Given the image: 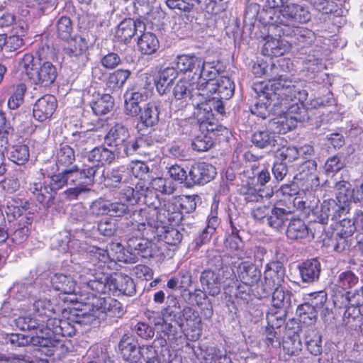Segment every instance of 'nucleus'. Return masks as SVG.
<instances>
[{"label":"nucleus","instance_id":"nucleus-58","mask_svg":"<svg viewBox=\"0 0 363 363\" xmlns=\"http://www.w3.org/2000/svg\"><path fill=\"white\" fill-rule=\"evenodd\" d=\"M35 336L30 337L23 334H11L9 337V341L11 345L16 347H23L31 344L35 347H40L41 335L39 331H34Z\"/></svg>","mask_w":363,"mask_h":363},{"label":"nucleus","instance_id":"nucleus-8","mask_svg":"<svg viewBox=\"0 0 363 363\" xmlns=\"http://www.w3.org/2000/svg\"><path fill=\"white\" fill-rule=\"evenodd\" d=\"M252 89L255 93V97L257 98V101L250 108L252 114L256 115L263 119L267 118L271 112L274 115H279L275 113L274 104L281 102L280 97L274 99L272 93L277 92L272 89L268 83L263 82H256L253 84Z\"/></svg>","mask_w":363,"mask_h":363},{"label":"nucleus","instance_id":"nucleus-20","mask_svg":"<svg viewBox=\"0 0 363 363\" xmlns=\"http://www.w3.org/2000/svg\"><path fill=\"white\" fill-rule=\"evenodd\" d=\"M91 304L93 307L98 309L102 320L107 316L120 318L123 314L121 303L110 296L104 298L94 296Z\"/></svg>","mask_w":363,"mask_h":363},{"label":"nucleus","instance_id":"nucleus-61","mask_svg":"<svg viewBox=\"0 0 363 363\" xmlns=\"http://www.w3.org/2000/svg\"><path fill=\"white\" fill-rule=\"evenodd\" d=\"M337 207V203L333 199L324 200L321 203L320 208H317L314 214L316 216L318 221L321 224H326L329 218L333 216L334 208Z\"/></svg>","mask_w":363,"mask_h":363},{"label":"nucleus","instance_id":"nucleus-41","mask_svg":"<svg viewBox=\"0 0 363 363\" xmlns=\"http://www.w3.org/2000/svg\"><path fill=\"white\" fill-rule=\"evenodd\" d=\"M127 174L124 167L108 169L106 172L104 170L99 177V182H103L108 187H118L120 184L128 182Z\"/></svg>","mask_w":363,"mask_h":363},{"label":"nucleus","instance_id":"nucleus-36","mask_svg":"<svg viewBox=\"0 0 363 363\" xmlns=\"http://www.w3.org/2000/svg\"><path fill=\"white\" fill-rule=\"evenodd\" d=\"M88 44L86 39L77 35L67 40V45L64 48L65 54L72 58H81L82 61L87 59Z\"/></svg>","mask_w":363,"mask_h":363},{"label":"nucleus","instance_id":"nucleus-10","mask_svg":"<svg viewBox=\"0 0 363 363\" xmlns=\"http://www.w3.org/2000/svg\"><path fill=\"white\" fill-rule=\"evenodd\" d=\"M98 174L97 166H90L89 164H83L81 167V172L76 177L74 181L69 185L74 186L63 192L65 198L67 200H77L79 196L91 191L92 186L96 182Z\"/></svg>","mask_w":363,"mask_h":363},{"label":"nucleus","instance_id":"nucleus-4","mask_svg":"<svg viewBox=\"0 0 363 363\" xmlns=\"http://www.w3.org/2000/svg\"><path fill=\"white\" fill-rule=\"evenodd\" d=\"M84 287L99 294L113 291V294L132 296L136 293L133 279L123 273H115L112 275L101 273L86 282Z\"/></svg>","mask_w":363,"mask_h":363},{"label":"nucleus","instance_id":"nucleus-1","mask_svg":"<svg viewBox=\"0 0 363 363\" xmlns=\"http://www.w3.org/2000/svg\"><path fill=\"white\" fill-rule=\"evenodd\" d=\"M33 315H22L15 319L16 326L21 330L45 331L62 335L72 336L76 333L74 327L69 320L53 318L54 308L50 301L40 299L33 303Z\"/></svg>","mask_w":363,"mask_h":363},{"label":"nucleus","instance_id":"nucleus-28","mask_svg":"<svg viewBox=\"0 0 363 363\" xmlns=\"http://www.w3.org/2000/svg\"><path fill=\"white\" fill-rule=\"evenodd\" d=\"M28 191L44 208H50L55 204V192L44 182H33L30 184Z\"/></svg>","mask_w":363,"mask_h":363},{"label":"nucleus","instance_id":"nucleus-3","mask_svg":"<svg viewBox=\"0 0 363 363\" xmlns=\"http://www.w3.org/2000/svg\"><path fill=\"white\" fill-rule=\"evenodd\" d=\"M18 69L26 74L31 84L40 88L50 86L58 74L57 68L52 62H37L31 53H26L18 60Z\"/></svg>","mask_w":363,"mask_h":363},{"label":"nucleus","instance_id":"nucleus-59","mask_svg":"<svg viewBox=\"0 0 363 363\" xmlns=\"http://www.w3.org/2000/svg\"><path fill=\"white\" fill-rule=\"evenodd\" d=\"M9 159L14 163L22 165L29 159V149L26 145L18 144L13 145L9 152Z\"/></svg>","mask_w":363,"mask_h":363},{"label":"nucleus","instance_id":"nucleus-43","mask_svg":"<svg viewBox=\"0 0 363 363\" xmlns=\"http://www.w3.org/2000/svg\"><path fill=\"white\" fill-rule=\"evenodd\" d=\"M130 340L131 338L124 335L119 342V350L124 360L130 363H137L140 360V347Z\"/></svg>","mask_w":363,"mask_h":363},{"label":"nucleus","instance_id":"nucleus-60","mask_svg":"<svg viewBox=\"0 0 363 363\" xmlns=\"http://www.w3.org/2000/svg\"><path fill=\"white\" fill-rule=\"evenodd\" d=\"M223 100L216 96H208L207 99H204L203 104L199 106V110L211 113L213 111H216L223 116L225 113Z\"/></svg>","mask_w":363,"mask_h":363},{"label":"nucleus","instance_id":"nucleus-35","mask_svg":"<svg viewBox=\"0 0 363 363\" xmlns=\"http://www.w3.org/2000/svg\"><path fill=\"white\" fill-rule=\"evenodd\" d=\"M156 134L145 135L131 140L128 156L135 153L143 155H150L155 149Z\"/></svg>","mask_w":363,"mask_h":363},{"label":"nucleus","instance_id":"nucleus-21","mask_svg":"<svg viewBox=\"0 0 363 363\" xmlns=\"http://www.w3.org/2000/svg\"><path fill=\"white\" fill-rule=\"evenodd\" d=\"M51 284L55 291L66 294L79 295V298L76 297L74 301H84L80 289L77 286L76 280L71 275L56 273L51 278ZM71 301H74V300H71Z\"/></svg>","mask_w":363,"mask_h":363},{"label":"nucleus","instance_id":"nucleus-52","mask_svg":"<svg viewBox=\"0 0 363 363\" xmlns=\"http://www.w3.org/2000/svg\"><path fill=\"white\" fill-rule=\"evenodd\" d=\"M185 4L186 13L202 11L210 14L217 13L216 0H185Z\"/></svg>","mask_w":363,"mask_h":363},{"label":"nucleus","instance_id":"nucleus-55","mask_svg":"<svg viewBox=\"0 0 363 363\" xmlns=\"http://www.w3.org/2000/svg\"><path fill=\"white\" fill-rule=\"evenodd\" d=\"M75 161L73 148L68 145H60L56 153V164L59 167H68Z\"/></svg>","mask_w":363,"mask_h":363},{"label":"nucleus","instance_id":"nucleus-13","mask_svg":"<svg viewBox=\"0 0 363 363\" xmlns=\"http://www.w3.org/2000/svg\"><path fill=\"white\" fill-rule=\"evenodd\" d=\"M145 316L150 324L154 325L156 328L161 327L162 332L169 338H174L177 335V328L174 325L173 320H179V313L172 306H167L164 308L161 313L152 311H147Z\"/></svg>","mask_w":363,"mask_h":363},{"label":"nucleus","instance_id":"nucleus-53","mask_svg":"<svg viewBox=\"0 0 363 363\" xmlns=\"http://www.w3.org/2000/svg\"><path fill=\"white\" fill-rule=\"evenodd\" d=\"M131 72L128 69H119L111 73L106 81V86L109 90H119L130 77Z\"/></svg>","mask_w":363,"mask_h":363},{"label":"nucleus","instance_id":"nucleus-30","mask_svg":"<svg viewBox=\"0 0 363 363\" xmlns=\"http://www.w3.org/2000/svg\"><path fill=\"white\" fill-rule=\"evenodd\" d=\"M237 276L243 284L252 286L260 280L262 273L255 264L245 261L238 264Z\"/></svg>","mask_w":363,"mask_h":363},{"label":"nucleus","instance_id":"nucleus-12","mask_svg":"<svg viewBox=\"0 0 363 363\" xmlns=\"http://www.w3.org/2000/svg\"><path fill=\"white\" fill-rule=\"evenodd\" d=\"M285 278V268L280 262H272L267 264L264 274V281L257 287V294L260 298L272 294L276 287L282 286Z\"/></svg>","mask_w":363,"mask_h":363},{"label":"nucleus","instance_id":"nucleus-33","mask_svg":"<svg viewBox=\"0 0 363 363\" xmlns=\"http://www.w3.org/2000/svg\"><path fill=\"white\" fill-rule=\"evenodd\" d=\"M298 268L303 282L311 284L319 279L321 264L317 259H307L300 264Z\"/></svg>","mask_w":363,"mask_h":363},{"label":"nucleus","instance_id":"nucleus-57","mask_svg":"<svg viewBox=\"0 0 363 363\" xmlns=\"http://www.w3.org/2000/svg\"><path fill=\"white\" fill-rule=\"evenodd\" d=\"M31 223L32 220L29 218H23L20 220L17 228L11 235V240L14 243L20 245L27 240Z\"/></svg>","mask_w":363,"mask_h":363},{"label":"nucleus","instance_id":"nucleus-7","mask_svg":"<svg viewBox=\"0 0 363 363\" xmlns=\"http://www.w3.org/2000/svg\"><path fill=\"white\" fill-rule=\"evenodd\" d=\"M204 85L199 84V82L190 79L189 77L180 79L173 89V96L176 101H180L182 106H186L189 103L199 107L203 104L206 98V91L203 89Z\"/></svg>","mask_w":363,"mask_h":363},{"label":"nucleus","instance_id":"nucleus-17","mask_svg":"<svg viewBox=\"0 0 363 363\" xmlns=\"http://www.w3.org/2000/svg\"><path fill=\"white\" fill-rule=\"evenodd\" d=\"M170 104L169 99H165L161 96L146 104L140 113V121L142 125L147 128L157 125L161 112L169 108Z\"/></svg>","mask_w":363,"mask_h":363},{"label":"nucleus","instance_id":"nucleus-37","mask_svg":"<svg viewBox=\"0 0 363 363\" xmlns=\"http://www.w3.org/2000/svg\"><path fill=\"white\" fill-rule=\"evenodd\" d=\"M137 46L143 55H150L158 50L160 43L155 34L145 30L138 36Z\"/></svg>","mask_w":363,"mask_h":363},{"label":"nucleus","instance_id":"nucleus-46","mask_svg":"<svg viewBox=\"0 0 363 363\" xmlns=\"http://www.w3.org/2000/svg\"><path fill=\"white\" fill-rule=\"evenodd\" d=\"M90 105L96 116L105 115L113 109L114 99L108 94H98L91 101Z\"/></svg>","mask_w":363,"mask_h":363},{"label":"nucleus","instance_id":"nucleus-54","mask_svg":"<svg viewBox=\"0 0 363 363\" xmlns=\"http://www.w3.org/2000/svg\"><path fill=\"white\" fill-rule=\"evenodd\" d=\"M143 185L137 184L135 189L130 186H125L120 192V199L124 200L128 205H135L140 203L141 195L144 193Z\"/></svg>","mask_w":363,"mask_h":363},{"label":"nucleus","instance_id":"nucleus-31","mask_svg":"<svg viewBox=\"0 0 363 363\" xmlns=\"http://www.w3.org/2000/svg\"><path fill=\"white\" fill-rule=\"evenodd\" d=\"M152 242L147 239L141 237H131L127 241L126 252L128 257H134L135 262L138 261L137 256L147 257L151 255Z\"/></svg>","mask_w":363,"mask_h":363},{"label":"nucleus","instance_id":"nucleus-49","mask_svg":"<svg viewBox=\"0 0 363 363\" xmlns=\"http://www.w3.org/2000/svg\"><path fill=\"white\" fill-rule=\"evenodd\" d=\"M305 344L309 352L315 356L322 352V336L315 329L307 328L304 330Z\"/></svg>","mask_w":363,"mask_h":363},{"label":"nucleus","instance_id":"nucleus-11","mask_svg":"<svg viewBox=\"0 0 363 363\" xmlns=\"http://www.w3.org/2000/svg\"><path fill=\"white\" fill-rule=\"evenodd\" d=\"M131 139L128 128L122 123H116L111 127L104 136V143L113 147L118 157L128 156Z\"/></svg>","mask_w":363,"mask_h":363},{"label":"nucleus","instance_id":"nucleus-22","mask_svg":"<svg viewBox=\"0 0 363 363\" xmlns=\"http://www.w3.org/2000/svg\"><path fill=\"white\" fill-rule=\"evenodd\" d=\"M203 89L207 92L206 99L213 95L228 100L233 95L235 86L229 77L221 76L215 82H209L204 85Z\"/></svg>","mask_w":363,"mask_h":363},{"label":"nucleus","instance_id":"nucleus-24","mask_svg":"<svg viewBox=\"0 0 363 363\" xmlns=\"http://www.w3.org/2000/svg\"><path fill=\"white\" fill-rule=\"evenodd\" d=\"M172 308H175V311L178 312L179 320H173L174 325L181 330L183 329L184 324L191 328L192 330L199 329L201 325V318L196 310L191 306H186L182 309L180 308L179 306L174 304L172 306Z\"/></svg>","mask_w":363,"mask_h":363},{"label":"nucleus","instance_id":"nucleus-64","mask_svg":"<svg viewBox=\"0 0 363 363\" xmlns=\"http://www.w3.org/2000/svg\"><path fill=\"white\" fill-rule=\"evenodd\" d=\"M213 135L200 131V133L196 135L192 141L193 149L198 152L207 151L213 147Z\"/></svg>","mask_w":363,"mask_h":363},{"label":"nucleus","instance_id":"nucleus-34","mask_svg":"<svg viewBox=\"0 0 363 363\" xmlns=\"http://www.w3.org/2000/svg\"><path fill=\"white\" fill-rule=\"evenodd\" d=\"M80 172L81 168L77 165H74L69 169H65L61 172L51 176L49 186L55 192L64 186L69 185Z\"/></svg>","mask_w":363,"mask_h":363},{"label":"nucleus","instance_id":"nucleus-56","mask_svg":"<svg viewBox=\"0 0 363 363\" xmlns=\"http://www.w3.org/2000/svg\"><path fill=\"white\" fill-rule=\"evenodd\" d=\"M296 315L299 320L304 324L311 325L315 322L318 315L317 308L309 303H305L298 306Z\"/></svg>","mask_w":363,"mask_h":363},{"label":"nucleus","instance_id":"nucleus-5","mask_svg":"<svg viewBox=\"0 0 363 363\" xmlns=\"http://www.w3.org/2000/svg\"><path fill=\"white\" fill-rule=\"evenodd\" d=\"M272 89L278 92L272 93L274 99L280 97L281 102L274 104L275 113L282 114L290 107V102L303 104L308 98V91L295 86L292 81L283 74H277L269 79Z\"/></svg>","mask_w":363,"mask_h":363},{"label":"nucleus","instance_id":"nucleus-40","mask_svg":"<svg viewBox=\"0 0 363 363\" xmlns=\"http://www.w3.org/2000/svg\"><path fill=\"white\" fill-rule=\"evenodd\" d=\"M159 212L165 218L164 220L156 219L155 223L162 224L174 223L176 224H179L182 221V213L174 201H165L162 206H160Z\"/></svg>","mask_w":363,"mask_h":363},{"label":"nucleus","instance_id":"nucleus-23","mask_svg":"<svg viewBox=\"0 0 363 363\" xmlns=\"http://www.w3.org/2000/svg\"><path fill=\"white\" fill-rule=\"evenodd\" d=\"M57 107L56 98L51 94H45L36 101L33 108V117L43 122L52 117Z\"/></svg>","mask_w":363,"mask_h":363},{"label":"nucleus","instance_id":"nucleus-14","mask_svg":"<svg viewBox=\"0 0 363 363\" xmlns=\"http://www.w3.org/2000/svg\"><path fill=\"white\" fill-rule=\"evenodd\" d=\"M144 193L141 195V201L146 205L144 208H140L139 211L134 213L135 216H145L147 224L150 226H155L156 219L164 220V216L159 212L160 206H161L160 201L157 195L152 191L149 189V187L143 185Z\"/></svg>","mask_w":363,"mask_h":363},{"label":"nucleus","instance_id":"nucleus-19","mask_svg":"<svg viewBox=\"0 0 363 363\" xmlns=\"http://www.w3.org/2000/svg\"><path fill=\"white\" fill-rule=\"evenodd\" d=\"M216 168L211 164L196 162L191 165L188 172L187 188L195 185H203L214 179Z\"/></svg>","mask_w":363,"mask_h":363},{"label":"nucleus","instance_id":"nucleus-62","mask_svg":"<svg viewBox=\"0 0 363 363\" xmlns=\"http://www.w3.org/2000/svg\"><path fill=\"white\" fill-rule=\"evenodd\" d=\"M149 186L157 191L161 192L163 194L171 195L175 191V187L172 181L162 177H156L150 179Z\"/></svg>","mask_w":363,"mask_h":363},{"label":"nucleus","instance_id":"nucleus-25","mask_svg":"<svg viewBox=\"0 0 363 363\" xmlns=\"http://www.w3.org/2000/svg\"><path fill=\"white\" fill-rule=\"evenodd\" d=\"M316 167V162L313 160H308L300 166L294 179L301 183L303 189H308L318 184V178L315 174Z\"/></svg>","mask_w":363,"mask_h":363},{"label":"nucleus","instance_id":"nucleus-38","mask_svg":"<svg viewBox=\"0 0 363 363\" xmlns=\"http://www.w3.org/2000/svg\"><path fill=\"white\" fill-rule=\"evenodd\" d=\"M291 213L292 211L289 208L274 206L271 208L269 216L267 218V223L277 230H281L289 220Z\"/></svg>","mask_w":363,"mask_h":363},{"label":"nucleus","instance_id":"nucleus-45","mask_svg":"<svg viewBox=\"0 0 363 363\" xmlns=\"http://www.w3.org/2000/svg\"><path fill=\"white\" fill-rule=\"evenodd\" d=\"M167 224L156 223L155 226H152L156 229V233L160 239L164 240L169 245H176L182 240V234L176 228L167 226Z\"/></svg>","mask_w":363,"mask_h":363},{"label":"nucleus","instance_id":"nucleus-6","mask_svg":"<svg viewBox=\"0 0 363 363\" xmlns=\"http://www.w3.org/2000/svg\"><path fill=\"white\" fill-rule=\"evenodd\" d=\"M359 278L352 270H346L339 274L335 281L330 286V293L333 302L337 308H346L344 315L350 317V295L354 292L350 291L359 284Z\"/></svg>","mask_w":363,"mask_h":363},{"label":"nucleus","instance_id":"nucleus-26","mask_svg":"<svg viewBox=\"0 0 363 363\" xmlns=\"http://www.w3.org/2000/svg\"><path fill=\"white\" fill-rule=\"evenodd\" d=\"M286 328V337L282 342L283 349L289 355H296L302 350L298 323L294 321L287 323Z\"/></svg>","mask_w":363,"mask_h":363},{"label":"nucleus","instance_id":"nucleus-15","mask_svg":"<svg viewBox=\"0 0 363 363\" xmlns=\"http://www.w3.org/2000/svg\"><path fill=\"white\" fill-rule=\"evenodd\" d=\"M177 69L185 74L184 77L199 82L201 80V69L204 65V59L195 54L179 55L174 60Z\"/></svg>","mask_w":363,"mask_h":363},{"label":"nucleus","instance_id":"nucleus-29","mask_svg":"<svg viewBox=\"0 0 363 363\" xmlns=\"http://www.w3.org/2000/svg\"><path fill=\"white\" fill-rule=\"evenodd\" d=\"M117 157L115 150H111L104 146H98L89 151L84 156L88 162L94 163L90 166H97L98 172L105 164L112 163Z\"/></svg>","mask_w":363,"mask_h":363},{"label":"nucleus","instance_id":"nucleus-44","mask_svg":"<svg viewBox=\"0 0 363 363\" xmlns=\"http://www.w3.org/2000/svg\"><path fill=\"white\" fill-rule=\"evenodd\" d=\"M251 142L257 148L271 150L275 147L277 140L274 133L268 130H259L252 135Z\"/></svg>","mask_w":363,"mask_h":363},{"label":"nucleus","instance_id":"nucleus-47","mask_svg":"<svg viewBox=\"0 0 363 363\" xmlns=\"http://www.w3.org/2000/svg\"><path fill=\"white\" fill-rule=\"evenodd\" d=\"M223 72V66L220 62H207L204 60V65L201 69V79L203 82H199V84L206 85L209 82H215Z\"/></svg>","mask_w":363,"mask_h":363},{"label":"nucleus","instance_id":"nucleus-50","mask_svg":"<svg viewBox=\"0 0 363 363\" xmlns=\"http://www.w3.org/2000/svg\"><path fill=\"white\" fill-rule=\"evenodd\" d=\"M197 119L199 122V130L209 134L215 137V131L219 130L221 128L216 121L213 118V114L211 112H203L201 110H198Z\"/></svg>","mask_w":363,"mask_h":363},{"label":"nucleus","instance_id":"nucleus-27","mask_svg":"<svg viewBox=\"0 0 363 363\" xmlns=\"http://www.w3.org/2000/svg\"><path fill=\"white\" fill-rule=\"evenodd\" d=\"M199 281L203 293L214 297L220 293L222 277L219 272L205 269L200 274Z\"/></svg>","mask_w":363,"mask_h":363},{"label":"nucleus","instance_id":"nucleus-63","mask_svg":"<svg viewBox=\"0 0 363 363\" xmlns=\"http://www.w3.org/2000/svg\"><path fill=\"white\" fill-rule=\"evenodd\" d=\"M201 363H224L227 361L226 355L223 354L220 349L216 347H206L202 350Z\"/></svg>","mask_w":363,"mask_h":363},{"label":"nucleus","instance_id":"nucleus-2","mask_svg":"<svg viewBox=\"0 0 363 363\" xmlns=\"http://www.w3.org/2000/svg\"><path fill=\"white\" fill-rule=\"evenodd\" d=\"M311 13L306 7L297 4H289L281 10L277 21V29L279 35L291 38V43L305 46L312 42L314 33L298 24L306 23L311 19Z\"/></svg>","mask_w":363,"mask_h":363},{"label":"nucleus","instance_id":"nucleus-42","mask_svg":"<svg viewBox=\"0 0 363 363\" xmlns=\"http://www.w3.org/2000/svg\"><path fill=\"white\" fill-rule=\"evenodd\" d=\"M178 76V70L172 67H168L159 73L156 82V89L161 97L170 91L174 80Z\"/></svg>","mask_w":363,"mask_h":363},{"label":"nucleus","instance_id":"nucleus-9","mask_svg":"<svg viewBox=\"0 0 363 363\" xmlns=\"http://www.w3.org/2000/svg\"><path fill=\"white\" fill-rule=\"evenodd\" d=\"M85 251L90 256L94 265L98 262L99 267L102 266L101 264H106L109 260H118L126 263L135 262V257H128V253H125L126 248L125 249L120 242H111L108 245L107 249L96 246H88L85 248Z\"/></svg>","mask_w":363,"mask_h":363},{"label":"nucleus","instance_id":"nucleus-16","mask_svg":"<svg viewBox=\"0 0 363 363\" xmlns=\"http://www.w3.org/2000/svg\"><path fill=\"white\" fill-rule=\"evenodd\" d=\"M69 337L55 334L51 330H47L42 334L39 351L46 356L61 357L69 352V347L60 337Z\"/></svg>","mask_w":363,"mask_h":363},{"label":"nucleus","instance_id":"nucleus-18","mask_svg":"<svg viewBox=\"0 0 363 363\" xmlns=\"http://www.w3.org/2000/svg\"><path fill=\"white\" fill-rule=\"evenodd\" d=\"M145 30H146V25L142 20L127 18L123 19L116 27L115 37L119 42L128 44L133 38L138 37L140 33Z\"/></svg>","mask_w":363,"mask_h":363},{"label":"nucleus","instance_id":"nucleus-32","mask_svg":"<svg viewBox=\"0 0 363 363\" xmlns=\"http://www.w3.org/2000/svg\"><path fill=\"white\" fill-rule=\"evenodd\" d=\"M65 320H69V323L77 330L75 325L97 327L101 323L102 318L98 309L96 308L91 313L74 310L71 312L69 317Z\"/></svg>","mask_w":363,"mask_h":363},{"label":"nucleus","instance_id":"nucleus-39","mask_svg":"<svg viewBox=\"0 0 363 363\" xmlns=\"http://www.w3.org/2000/svg\"><path fill=\"white\" fill-rule=\"evenodd\" d=\"M145 95L138 91L130 90L126 91L124 94L125 113L132 117L138 116L141 112V108L139 104L145 101Z\"/></svg>","mask_w":363,"mask_h":363},{"label":"nucleus","instance_id":"nucleus-51","mask_svg":"<svg viewBox=\"0 0 363 363\" xmlns=\"http://www.w3.org/2000/svg\"><path fill=\"white\" fill-rule=\"evenodd\" d=\"M272 291V306L287 311L291 306V292L282 286L276 287Z\"/></svg>","mask_w":363,"mask_h":363},{"label":"nucleus","instance_id":"nucleus-48","mask_svg":"<svg viewBox=\"0 0 363 363\" xmlns=\"http://www.w3.org/2000/svg\"><path fill=\"white\" fill-rule=\"evenodd\" d=\"M286 233L289 239L300 241L308 237L309 229L302 220L299 218L291 219L290 220Z\"/></svg>","mask_w":363,"mask_h":363}]
</instances>
